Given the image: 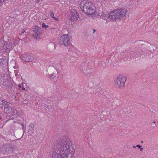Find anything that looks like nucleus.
Wrapping results in <instances>:
<instances>
[{"instance_id":"nucleus-1","label":"nucleus","mask_w":158,"mask_h":158,"mask_svg":"<svg viewBox=\"0 0 158 158\" xmlns=\"http://www.w3.org/2000/svg\"><path fill=\"white\" fill-rule=\"evenodd\" d=\"M75 149L71 141L66 139H61L54 143L50 158H75Z\"/></svg>"},{"instance_id":"nucleus-2","label":"nucleus","mask_w":158,"mask_h":158,"mask_svg":"<svg viewBox=\"0 0 158 158\" xmlns=\"http://www.w3.org/2000/svg\"><path fill=\"white\" fill-rule=\"evenodd\" d=\"M80 7L83 12L88 15H94L96 11L94 5L91 1L86 0L82 1Z\"/></svg>"},{"instance_id":"nucleus-3","label":"nucleus","mask_w":158,"mask_h":158,"mask_svg":"<svg viewBox=\"0 0 158 158\" xmlns=\"http://www.w3.org/2000/svg\"><path fill=\"white\" fill-rule=\"evenodd\" d=\"M127 12L123 9H120L112 11L107 15L108 17L112 21L119 20L125 17Z\"/></svg>"},{"instance_id":"nucleus-4","label":"nucleus","mask_w":158,"mask_h":158,"mask_svg":"<svg viewBox=\"0 0 158 158\" xmlns=\"http://www.w3.org/2000/svg\"><path fill=\"white\" fill-rule=\"evenodd\" d=\"M127 78L122 76L119 75L117 77V79L114 81V85L117 87L123 88L125 86Z\"/></svg>"},{"instance_id":"nucleus-5","label":"nucleus","mask_w":158,"mask_h":158,"mask_svg":"<svg viewBox=\"0 0 158 158\" xmlns=\"http://www.w3.org/2000/svg\"><path fill=\"white\" fill-rule=\"evenodd\" d=\"M94 64L90 62L85 63V66L82 68V71L85 76H88L93 71V68Z\"/></svg>"},{"instance_id":"nucleus-6","label":"nucleus","mask_w":158,"mask_h":158,"mask_svg":"<svg viewBox=\"0 0 158 158\" xmlns=\"http://www.w3.org/2000/svg\"><path fill=\"white\" fill-rule=\"evenodd\" d=\"M136 42H137L139 45H141L142 48L145 50H147V51H150L152 52V51L150 50L151 49L149 48L148 47L150 46H151L153 48L152 51L154 50V48H155V47L154 45H152L151 44L147 41L142 40H138Z\"/></svg>"},{"instance_id":"nucleus-7","label":"nucleus","mask_w":158,"mask_h":158,"mask_svg":"<svg viewBox=\"0 0 158 158\" xmlns=\"http://www.w3.org/2000/svg\"><path fill=\"white\" fill-rule=\"evenodd\" d=\"M12 48L13 44L11 42H9L7 43L3 40H0V49H12Z\"/></svg>"},{"instance_id":"nucleus-8","label":"nucleus","mask_w":158,"mask_h":158,"mask_svg":"<svg viewBox=\"0 0 158 158\" xmlns=\"http://www.w3.org/2000/svg\"><path fill=\"white\" fill-rule=\"evenodd\" d=\"M69 38L68 35H63L61 36L60 39V44L63 45L64 46L67 47L69 45Z\"/></svg>"},{"instance_id":"nucleus-9","label":"nucleus","mask_w":158,"mask_h":158,"mask_svg":"<svg viewBox=\"0 0 158 158\" xmlns=\"http://www.w3.org/2000/svg\"><path fill=\"white\" fill-rule=\"evenodd\" d=\"M21 58L23 60L26 62H31L34 60V58L31 54L28 53H24L21 55Z\"/></svg>"},{"instance_id":"nucleus-10","label":"nucleus","mask_w":158,"mask_h":158,"mask_svg":"<svg viewBox=\"0 0 158 158\" xmlns=\"http://www.w3.org/2000/svg\"><path fill=\"white\" fill-rule=\"evenodd\" d=\"M13 149L11 145L8 144L4 145L1 148L2 151L4 153H10L13 151Z\"/></svg>"},{"instance_id":"nucleus-11","label":"nucleus","mask_w":158,"mask_h":158,"mask_svg":"<svg viewBox=\"0 0 158 158\" xmlns=\"http://www.w3.org/2000/svg\"><path fill=\"white\" fill-rule=\"evenodd\" d=\"M135 52L134 53L135 56H136L138 58H143L144 56V53L140 48H135Z\"/></svg>"},{"instance_id":"nucleus-12","label":"nucleus","mask_w":158,"mask_h":158,"mask_svg":"<svg viewBox=\"0 0 158 158\" xmlns=\"http://www.w3.org/2000/svg\"><path fill=\"white\" fill-rule=\"evenodd\" d=\"M71 20L73 21H77L79 18L78 14L77 11L74 9L71 10Z\"/></svg>"},{"instance_id":"nucleus-13","label":"nucleus","mask_w":158,"mask_h":158,"mask_svg":"<svg viewBox=\"0 0 158 158\" xmlns=\"http://www.w3.org/2000/svg\"><path fill=\"white\" fill-rule=\"evenodd\" d=\"M10 79V80H7L5 81L3 83V85H6L5 87L6 89H10L12 86H13L12 83L13 81L11 80V78Z\"/></svg>"},{"instance_id":"nucleus-14","label":"nucleus","mask_w":158,"mask_h":158,"mask_svg":"<svg viewBox=\"0 0 158 158\" xmlns=\"http://www.w3.org/2000/svg\"><path fill=\"white\" fill-rule=\"evenodd\" d=\"M38 29L36 31L34 32L32 34V36L36 39L40 38V34L42 33V30L40 28H38Z\"/></svg>"},{"instance_id":"nucleus-15","label":"nucleus","mask_w":158,"mask_h":158,"mask_svg":"<svg viewBox=\"0 0 158 158\" xmlns=\"http://www.w3.org/2000/svg\"><path fill=\"white\" fill-rule=\"evenodd\" d=\"M53 66L57 71H60L62 69V67L59 63L53 65Z\"/></svg>"},{"instance_id":"nucleus-16","label":"nucleus","mask_w":158,"mask_h":158,"mask_svg":"<svg viewBox=\"0 0 158 158\" xmlns=\"http://www.w3.org/2000/svg\"><path fill=\"white\" fill-rule=\"evenodd\" d=\"M133 52H131L130 53H126V54H124L126 56V54H127V59H128L129 60H130L131 59V58L132 57H133L134 56L132 55V54H133Z\"/></svg>"},{"instance_id":"nucleus-17","label":"nucleus","mask_w":158,"mask_h":158,"mask_svg":"<svg viewBox=\"0 0 158 158\" xmlns=\"http://www.w3.org/2000/svg\"><path fill=\"white\" fill-rule=\"evenodd\" d=\"M6 63V59L3 58H0V65H2Z\"/></svg>"},{"instance_id":"nucleus-18","label":"nucleus","mask_w":158,"mask_h":158,"mask_svg":"<svg viewBox=\"0 0 158 158\" xmlns=\"http://www.w3.org/2000/svg\"><path fill=\"white\" fill-rule=\"evenodd\" d=\"M30 100V98L27 95H25L23 98V100L24 101V102H28Z\"/></svg>"},{"instance_id":"nucleus-19","label":"nucleus","mask_w":158,"mask_h":158,"mask_svg":"<svg viewBox=\"0 0 158 158\" xmlns=\"http://www.w3.org/2000/svg\"><path fill=\"white\" fill-rule=\"evenodd\" d=\"M34 131V129L33 128H29L28 131V133L31 135L33 133Z\"/></svg>"},{"instance_id":"nucleus-20","label":"nucleus","mask_w":158,"mask_h":158,"mask_svg":"<svg viewBox=\"0 0 158 158\" xmlns=\"http://www.w3.org/2000/svg\"><path fill=\"white\" fill-rule=\"evenodd\" d=\"M38 28H40L39 27L37 26H34L32 28V31L34 32L38 29Z\"/></svg>"},{"instance_id":"nucleus-21","label":"nucleus","mask_w":158,"mask_h":158,"mask_svg":"<svg viewBox=\"0 0 158 158\" xmlns=\"http://www.w3.org/2000/svg\"><path fill=\"white\" fill-rule=\"evenodd\" d=\"M4 111L6 113H8L9 112L10 110L8 107H5L4 108Z\"/></svg>"},{"instance_id":"nucleus-22","label":"nucleus","mask_w":158,"mask_h":158,"mask_svg":"<svg viewBox=\"0 0 158 158\" xmlns=\"http://www.w3.org/2000/svg\"><path fill=\"white\" fill-rule=\"evenodd\" d=\"M21 125L22 126V129H23V135H22V137H21V138H20L19 139H20L22 138L23 137V135H24V128H25V126H24V124L23 123H22V124H21Z\"/></svg>"},{"instance_id":"nucleus-23","label":"nucleus","mask_w":158,"mask_h":158,"mask_svg":"<svg viewBox=\"0 0 158 158\" xmlns=\"http://www.w3.org/2000/svg\"><path fill=\"white\" fill-rule=\"evenodd\" d=\"M0 120H1L0 123H3L2 126L1 127V128H2V127H3V125L4 124V123H3L4 121H3V119H2V118L1 117V116L0 115Z\"/></svg>"},{"instance_id":"nucleus-24","label":"nucleus","mask_w":158,"mask_h":158,"mask_svg":"<svg viewBox=\"0 0 158 158\" xmlns=\"http://www.w3.org/2000/svg\"><path fill=\"white\" fill-rule=\"evenodd\" d=\"M42 27L43 28H46L49 27V26L48 25H46L45 23H43L42 24Z\"/></svg>"},{"instance_id":"nucleus-25","label":"nucleus","mask_w":158,"mask_h":158,"mask_svg":"<svg viewBox=\"0 0 158 158\" xmlns=\"http://www.w3.org/2000/svg\"><path fill=\"white\" fill-rule=\"evenodd\" d=\"M11 111H12V114L13 115H14L15 114V110L13 108H11Z\"/></svg>"},{"instance_id":"nucleus-26","label":"nucleus","mask_w":158,"mask_h":158,"mask_svg":"<svg viewBox=\"0 0 158 158\" xmlns=\"http://www.w3.org/2000/svg\"><path fill=\"white\" fill-rule=\"evenodd\" d=\"M111 61L110 60H106V61L105 62V64H106L107 65V66H109V64H108V63H110L111 62Z\"/></svg>"},{"instance_id":"nucleus-27","label":"nucleus","mask_w":158,"mask_h":158,"mask_svg":"<svg viewBox=\"0 0 158 158\" xmlns=\"http://www.w3.org/2000/svg\"><path fill=\"white\" fill-rule=\"evenodd\" d=\"M54 12L53 11L51 10L50 11V15L51 16V17L52 18H53L54 17Z\"/></svg>"},{"instance_id":"nucleus-28","label":"nucleus","mask_w":158,"mask_h":158,"mask_svg":"<svg viewBox=\"0 0 158 158\" xmlns=\"http://www.w3.org/2000/svg\"><path fill=\"white\" fill-rule=\"evenodd\" d=\"M49 77L52 80H54L56 78V77L53 76L52 75H51V76H49Z\"/></svg>"},{"instance_id":"nucleus-29","label":"nucleus","mask_w":158,"mask_h":158,"mask_svg":"<svg viewBox=\"0 0 158 158\" xmlns=\"http://www.w3.org/2000/svg\"><path fill=\"white\" fill-rule=\"evenodd\" d=\"M29 128H34V125L33 123H31L29 126Z\"/></svg>"},{"instance_id":"nucleus-30","label":"nucleus","mask_w":158,"mask_h":158,"mask_svg":"<svg viewBox=\"0 0 158 158\" xmlns=\"http://www.w3.org/2000/svg\"><path fill=\"white\" fill-rule=\"evenodd\" d=\"M2 102L5 105V104H8V103H8V102H7L4 100H2Z\"/></svg>"},{"instance_id":"nucleus-31","label":"nucleus","mask_w":158,"mask_h":158,"mask_svg":"<svg viewBox=\"0 0 158 158\" xmlns=\"http://www.w3.org/2000/svg\"><path fill=\"white\" fill-rule=\"evenodd\" d=\"M52 19L56 21L57 22L59 21V19L58 18H56L54 17Z\"/></svg>"},{"instance_id":"nucleus-32","label":"nucleus","mask_w":158,"mask_h":158,"mask_svg":"<svg viewBox=\"0 0 158 158\" xmlns=\"http://www.w3.org/2000/svg\"><path fill=\"white\" fill-rule=\"evenodd\" d=\"M101 17L103 19H104V20H106V17H105V16H101Z\"/></svg>"},{"instance_id":"nucleus-33","label":"nucleus","mask_w":158,"mask_h":158,"mask_svg":"<svg viewBox=\"0 0 158 158\" xmlns=\"http://www.w3.org/2000/svg\"><path fill=\"white\" fill-rule=\"evenodd\" d=\"M136 147H137L139 149L141 148L142 147L139 144L137 145L136 146Z\"/></svg>"},{"instance_id":"nucleus-34","label":"nucleus","mask_w":158,"mask_h":158,"mask_svg":"<svg viewBox=\"0 0 158 158\" xmlns=\"http://www.w3.org/2000/svg\"><path fill=\"white\" fill-rule=\"evenodd\" d=\"M6 0H0V3L5 2Z\"/></svg>"},{"instance_id":"nucleus-35","label":"nucleus","mask_w":158,"mask_h":158,"mask_svg":"<svg viewBox=\"0 0 158 158\" xmlns=\"http://www.w3.org/2000/svg\"><path fill=\"white\" fill-rule=\"evenodd\" d=\"M25 31V30L24 29H23L22 30V33H24V32Z\"/></svg>"},{"instance_id":"nucleus-36","label":"nucleus","mask_w":158,"mask_h":158,"mask_svg":"<svg viewBox=\"0 0 158 158\" xmlns=\"http://www.w3.org/2000/svg\"><path fill=\"white\" fill-rule=\"evenodd\" d=\"M1 106H0V108L1 109H2L3 107V105H1Z\"/></svg>"},{"instance_id":"nucleus-37","label":"nucleus","mask_w":158,"mask_h":158,"mask_svg":"<svg viewBox=\"0 0 158 158\" xmlns=\"http://www.w3.org/2000/svg\"><path fill=\"white\" fill-rule=\"evenodd\" d=\"M140 150L141 152L143 150V148L141 147V148H140Z\"/></svg>"},{"instance_id":"nucleus-38","label":"nucleus","mask_w":158,"mask_h":158,"mask_svg":"<svg viewBox=\"0 0 158 158\" xmlns=\"http://www.w3.org/2000/svg\"><path fill=\"white\" fill-rule=\"evenodd\" d=\"M28 102H24L23 103L25 104H27L28 103Z\"/></svg>"},{"instance_id":"nucleus-39","label":"nucleus","mask_w":158,"mask_h":158,"mask_svg":"<svg viewBox=\"0 0 158 158\" xmlns=\"http://www.w3.org/2000/svg\"><path fill=\"white\" fill-rule=\"evenodd\" d=\"M35 1L36 2L38 3L39 2L40 0H35Z\"/></svg>"},{"instance_id":"nucleus-40","label":"nucleus","mask_w":158,"mask_h":158,"mask_svg":"<svg viewBox=\"0 0 158 158\" xmlns=\"http://www.w3.org/2000/svg\"><path fill=\"white\" fill-rule=\"evenodd\" d=\"M93 31H94L93 32V33H94L96 31V30H94V29H93Z\"/></svg>"},{"instance_id":"nucleus-41","label":"nucleus","mask_w":158,"mask_h":158,"mask_svg":"<svg viewBox=\"0 0 158 158\" xmlns=\"http://www.w3.org/2000/svg\"><path fill=\"white\" fill-rule=\"evenodd\" d=\"M5 105L7 106H8V105H9V104H5Z\"/></svg>"},{"instance_id":"nucleus-42","label":"nucleus","mask_w":158,"mask_h":158,"mask_svg":"<svg viewBox=\"0 0 158 158\" xmlns=\"http://www.w3.org/2000/svg\"><path fill=\"white\" fill-rule=\"evenodd\" d=\"M136 146H133V148H136Z\"/></svg>"},{"instance_id":"nucleus-43","label":"nucleus","mask_w":158,"mask_h":158,"mask_svg":"<svg viewBox=\"0 0 158 158\" xmlns=\"http://www.w3.org/2000/svg\"><path fill=\"white\" fill-rule=\"evenodd\" d=\"M22 89H23V90H25V88L24 87H23V88H22Z\"/></svg>"},{"instance_id":"nucleus-44","label":"nucleus","mask_w":158,"mask_h":158,"mask_svg":"<svg viewBox=\"0 0 158 158\" xmlns=\"http://www.w3.org/2000/svg\"><path fill=\"white\" fill-rule=\"evenodd\" d=\"M156 126V124L153 125V127H154Z\"/></svg>"},{"instance_id":"nucleus-45","label":"nucleus","mask_w":158,"mask_h":158,"mask_svg":"<svg viewBox=\"0 0 158 158\" xmlns=\"http://www.w3.org/2000/svg\"><path fill=\"white\" fill-rule=\"evenodd\" d=\"M153 123L154 124H155L156 123V122L155 121H154Z\"/></svg>"},{"instance_id":"nucleus-46","label":"nucleus","mask_w":158,"mask_h":158,"mask_svg":"<svg viewBox=\"0 0 158 158\" xmlns=\"http://www.w3.org/2000/svg\"><path fill=\"white\" fill-rule=\"evenodd\" d=\"M19 86L20 87V88H21V85H19Z\"/></svg>"},{"instance_id":"nucleus-47","label":"nucleus","mask_w":158,"mask_h":158,"mask_svg":"<svg viewBox=\"0 0 158 158\" xmlns=\"http://www.w3.org/2000/svg\"><path fill=\"white\" fill-rule=\"evenodd\" d=\"M141 143H143V141H141Z\"/></svg>"},{"instance_id":"nucleus-48","label":"nucleus","mask_w":158,"mask_h":158,"mask_svg":"<svg viewBox=\"0 0 158 158\" xmlns=\"http://www.w3.org/2000/svg\"><path fill=\"white\" fill-rule=\"evenodd\" d=\"M11 119H13V118H11Z\"/></svg>"}]
</instances>
